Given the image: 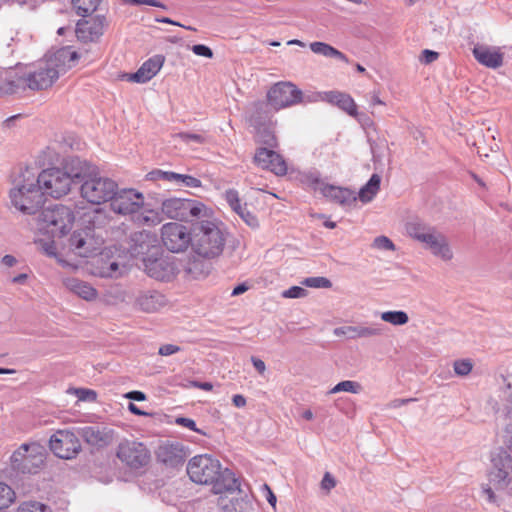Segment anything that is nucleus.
<instances>
[{
	"label": "nucleus",
	"mask_w": 512,
	"mask_h": 512,
	"mask_svg": "<svg viewBox=\"0 0 512 512\" xmlns=\"http://www.w3.org/2000/svg\"><path fill=\"white\" fill-rule=\"evenodd\" d=\"M380 182V176L373 174L369 181L360 189L359 199L364 203L371 201L380 189Z\"/></svg>",
	"instance_id": "obj_33"
},
{
	"label": "nucleus",
	"mask_w": 512,
	"mask_h": 512,
	"mask_svg": "<svg viewBox=\"0 0 512 512\" xmlns=\"http://www.w3.org/2000/svg\"><path fill=\"white\" fill-rule=\"evenodd\" d=\"M119 265L116 261H108V267H102L99 272L101 277H116L118 275Z\"/></svg>",
	"instance_id": "obj_50"
},
{
	"label": "nucleus",
	"mask_w": 512,
	"mask_h": 512,
	"mask_svg": "<svg viewBox=\"0 0 512 512\" xmlns=\"http://www.w3.org/2000/svg\"><path fill=\"white\" fill-rule=\"evenodd\" d=\"M382 321L390 323L394 326H403L408 323L409 317L405 311H385L380 314Z\"/></svg>",
	"instance_id": "obj_35"
},
{
	"label": "nucleus",
	"mask_w": 512,
	"mask_h": 512,
	"mask_svg": "<svg viewBox=\"0 0 512 512\" xmlns=\"http://www.w3.org/2000/svg\"><path fill=\"white\" fill-rule=\"evenodd\" d=\"M17 512H51V509L38 501H26L19 505Z\"/></svg>",
	"instance_id": "obj_42"
},
{
	"label": "nucleus",
	"mask_w": 512,
	"mask_h": 512,
	"mask_svg": "<svg viewBox=\"0 0 512 512\" xmlns=\"http://www.w3.org/2000/svg\"><path fill=\"white\" fill-rule=\"evenodd\" d=\"M16 498L14 490L6 483L0 482V510L8 508Z\"/></svg>",
	"instance_id": "obj_40"
},
{
	"label": "nucleus",
	"mask_w": 512,
	"mask_h": 512,
	"mask_svg": "<svg viewBox=\"0 0 512 512\" xmlns=\"http://www.w3.org/2000/svg\"><path fill=\"white\" fill-rule=\"evenodd\" d=\"M128 4L134 5V6L149 5V6L166 9V6L162 2L157 1V0H129Z\"/></svg>",
	"instance_id": "obj_56"
},
{
	"label": "nucleus",
	"mask_w": 512,
	"mask_h": 512,
	"mask_svg": "<svg viewBox=\"0 0 512 512\" xmlns=\"http://www.w3.org/2000/svg\"><path fill=\"white\" fill-rule=\"evenodd\" d=\"M322 100L327 101L333 105L338 106L340 109L348 113L350 116L357 114V106L352 97L346 93L338 91L325 92L322 96Z\"/></svg>",
	"instance_id": "obj_28"
},
{
	"label": "nucleus",
	"mask_w": 512,
	"mask_h": 512,
	"mask_svg": "<svg viewBox=\"0 0 512 512\" xmlns=\"http://www.w3.org/2000/svg\"><path fill=\"white\" fill-rule=\"evenodd\" d=\"M9 196L12 205L24 214L36 213L45 201L36 173L28 167L15 178Z\"/></svg>",
	"instance_id": "obj_4"
},
{
	"label": "nucleus",
	"mask_w": 512,
	"mask_h": 512,
	"mask_svg": "<svg viewBox=\"0 0 512 512\" xmlns=\"http://www.w3.org/2000/svg\"><path fill=\"white\" fill-rule=\"evenodd\" d=\"M504 386L501 389L502 401L507 407H512V373L503 378Z\"/></svg>",
	"instance_id": "obj_44"
},
{
	"label": "nucleus",
	"mask_w": 512,
	"mask_h": 512,
	"mask_svg": "<svg viewBox=\"0 0 512 512\" xmlns=\"http://www.w3.org/2000/svg\"><path fill=\"white\" fill-rule=\"evenodd\" d=\"M226 244V233L220 222L212 217L199 219L194 224V252L203 258L213 259L220 256Z\"/></svg>",
	"instance_id": "obj_5"
},
{
	"label": "nucleus",
	"mask_w": 512,
	"mask_h": 512,
	"mask_svg": "<svg viewBox=\"0 0 512 512\" xmlns=\"http://www.w3.org/2000/svg\"><path fill=\"white\" fill-rule=\"evenodd\" d=\"M88 50L75 51L70 46L59 48L53 53L45 55L29 71L20 74L17 69V91L29 88L31 90H45L50 88L69 69L74 67L79 59L90 61Z\"/></svg>",
	"instance_id": "obj_1"
},
{
	"label": "nucleus",
	"mask_w": 512,
	"mask_h": 512,
	"mask_svg": "<svg viewBox=\"0 0 512 512\" xmlns=\"http://www.w3.org/2000/svg\"><path fill=\"white\" fill-rule=\"evenodd\" d=\"M302 284L313 288H330L332 285L326 277H308L302 281Z\"/></svg>",
	"instance_id": "obj_47"
},
{
	"label": "nucleus",
	"mask_w": 512,
	"mask_h": 512,
	"mask_svg": "<svg viewBox=\"0 0 512 512\" xmlns=\"http://www.w3.org/2000/svg\"><path fill=\"white\" fill-rule=\"evenodd\" d=\"M361 391V385L358 382L345 380L336 384L328 394H336L339 392H349L353 394H357Z\"/></svg>",
	"instance_id": "obj_41"
},
{
	"label": "nucleus",
	"mask_w": 512,
	"mask_h": 512,
	"mask_svg": "<svg viewBox=\"0 0 512 512\" xmlns=\"http://www.w3.org/2000/svg\"><path fill=\"white\" fill-rule=\"evenodd\" d=\"M181 348L174 344H164L160 346L158 353L162 356H170L179 352Z\"/></svg>",
	"instance_id": "obj_57"
},
{
	"label": "nucleus",
	"mask_w": 512,
	"mask_h": 512,
	"mask_svg": "<svg viewBox=\"0 0 512 512\" xmlns=\"http://www.w3.org/2000/svg\"><path fill=\"white\" fill-rule=\"evenodd\" d=\"M185 272L193 278H200L208 273V267L200 260H190L185 268Z\"/></svg>",
	"instance_id": "obj_39"
},
{
	"label": "nucleus",
	"mask_w": 512,
	"mask_h": 512,
	"mask_svg": "<svg viewBox=\"0 0 512 512\" xmlns=\"http://www.w3.org/2000/svg\"><path fill=\"white\" fill-rule=\"evenodd\" d=\"M177 137H179L182 141L185 143H189L191 141L202 144L205 142V138L201 134L196 133H187V132H181L177 134Z\"/></svg>",
	"instance_id": "obj_52"
},
{
	"label": "nucleus",
	"mask_w": 512,
	"mask_h": 512,
	"mask_svg": "<svg viewBox=\"0 0 512 512\" xmlns=\"http://www.w3.org/2000/svg\"><path fill=\"white\" fill-rule=\"evenodd\" d=\"M474 58L483 66L497 69L503 65V53L499 47L477 44L472 50Z\"/></svg>",
	"instance_id": "obj_23"
},
{
	"label": "nucleus",
	"mask_w": 512,
	"mask_h": 512,
	"mask_svg": "<svg viewBox=\"0 0 512 512\" xmlns=\"http://www.w3.org/2000/svg\"><path fill=\"white\" fill-rule=\"evenodd\" d=\"M454 372L458 376H467L473 368L469 359L456 360L453 364Z\"/></svg>",
	"instance_id": "obj_46"
},
{
	"label": "nucleus",
	"mask_w": 512,
	"mask_h": 512,
	"mask_svg": "<svg viewBox=\"0 0 512 512\" xmlns=\"http://www.w3.org/2000/svg\"><path fill=\"white\" fill-rule=\"evenodd\" d=\"M175 422L178 425L184 426L186 428H189L192 431L198 432L200 434H203L201 430L196 428V423L193 419L186 418V417H178L176 418Z\"/></svg>",
	"instance_id": "obj_55"
},
{
	"label": "nucleus",
	"mask_w": 512,
	"mask_h": 512,
	"mask_svg": "<svg viewBox=\"0 0 512 512\" xmlns=\"http://www.w3.org/2000/svg\"><path fill=\"white\" fill-rule=\"evenodd\" d=\"M190 479L197 484L212 485L214 494L232 493L239 489V482L228 468L222 469L220 462L210 455L194 456L187 465Z\"/></svg>",
	"instance_id": "obj_2"
},
{
	"label": "nucleus",
	"mask_w": 512,
	"mask_h": 512,
	"mask_svg": "<svg viewBox=\"0 0 512 512\" xmlns=\"http://www.w3.org/2000/svg\"><path fill=\"white\" fill-rule=\"evenodd\" d=\"M99 3L100 0H72V4L76 10V13L83 17L94 12L97 9Z\"/></svg>",
	"instance_id": "obj_36"
},
{
	"label": "nucleus",
	"mask_w": 512,
	"mask_h": 512,
	"mask_svg": "<svg viewBox=\"0 0 512 512\" xmlns=\"http://www.w3.org/2000/svg\"><path fill=\"white\" fill-rule=\"evenodd\" d=\"M254 162L261 169L271 171L275 175L283 176L287 173V164L283 157L267 147L256 150Z\"/></svg>",
	"instance_id": "obj_18"
},
{
	"label": "nucleus",
	"mask_w": 512,
	"mask_h": 512,
	"mask_svg": "<svg viewBox=\"0 0 512 512\" xmlns=\"http://www.w3.org/2000/svg\"><path fill=\"white\" fill-rule=\"evenodd\" d=\"M126 398L135 400V401H144L146 399V396L141 391H130L125 395Z\"/></svg>",
	"instance_id": "obj_62"
},
{
	"label": "nucleus",
	"mask_w": 512,
	"mask_h": 512,
	"mask_svg": "<svg viewBox=\"0 0 512 512\" xmlns=\"http://www.w3.org/2000/svg\"><path fill=\"white\" fill-rule=\"evenodd\" d=\"M310 49L315 54L323 55L328 58H336L343 62H348V59L345 54H343L341 51L337 50L336 48L332 47L327 43L312 42L310 44Z\"/></svg>",
	"instance_id": "obj_32"
},
{
	"label": "nucleus",
	"mask_w": 512,
	"mask_h": 512,
	"mask_svg": "<svg viewBox=\"0 0 512 512\" xmlns=\"http://www.w3.org/2000/svg\"><path fill=\"white\" fill-rule=\"evenodd\" d=\"M161 213L169 219L197 222L208 217L211 209L203 203L183 198H168L161 203Z\"/></svg>",
	"instance_id": "obj_7"
},
{
	"label": "nucleus",
	"mask_w": 512,
	"mask_h": 512,
	"mask_svg": "<svg viewBox=\"0 0 512 512\" xmlns=\"http://www.w3.org/2000/svg\"><path fill=\"white\" fill-rule=\"evenodd\" d=\"M49 446L55 456L61 459H72L81 450L78 437L70 430H58L51 435Z\"/></svg>",
	"instance_id": "obj_15"
},
{
	"label": "nucleus",
	"mask_w": 512,
	"mask_h": 512,
	"mask_svg": "<svg viewBox=\"0 0 512 512\" xmlns=\"http://www.w3.org/2000/svg\"><path fill=\"white\" fill-rule=\"evenodd\" d=\"M163 245L171 252H182L188 248L192 238L187 227L180 223H166L161 228Z\"/></svg>",
	"instance_id": "obj_16"
},
{
	"label": "nucleus",
	"mask_w": 512,
	"mask_h": 512,
	"mask_svg": "<svg viewBox=\"0 0 512 512\" xmlns=\"http://www.w3.org/2000/svg\"><path fill=\"white\" fill-rule=\"evenodd\" d=\"M39 181L41 190L44 196H50L55 199H59L66 196L72 188V184L75 179L81 177V173H68L64 169L58 167H52L44 169L39 174H36Z\"/></svg>",
	"instance_id": "obj_8"
},
{
	"label": "nucleus",
	"mask_w": 512,
	"mask_h": 512,
	"mask_svg": "<svg viewBox=\"0 0 512 512\" xmlns=\"http://www.w3.org/2000/svg\"><path fill=\"white\" fill-rule=\"evenodd\" d=\"M168 300L157 290L140 291L135 297V306L145 313H155L166 307Z\"/></svg>",
	"instance_id": "obj_20"
},
{
	"label": "nucleus",
	"mask_w": 512,
	"mask_h": 512,
	"mask_svg": "<svg viewBox=\"0 0 512 512\" xmlns=\"http://www.w3.org/2000/svg\"><path fill=\"white\" fill-rule=\"evenodd\" d=\"M178 184H182L183 186L190 188L201 187V181L198 178L184 174H181V178L179 179Z\"/></svg>",
	"instance_id": "obj_53"
},
{
	"label": "nucleus",
	"mask_w": 512,
	"mask_h": 512,
	"mask_svg": "<svg viewBox=\"0 0 512 512\" xmlns=\"http://www.w3.org/2000/svg\"><path fill=\"white\" fill-rule=\"evenodd\" d=\"M64 286L86 301H92L97 297V291L89 283L78 278L69 277L63 280Z\"/></svg>",
	"instance_id": "obj_29"
},
{
	"label": "nucleus",
	"mask_w": 512,
	"mask_h": 512,
	"mask_svg": "<svg viewBox=\"0 0 512 512\" xmlns=\"http://www.w3.org/2000/svg\"><path fill=\"white\" fill-rule=\"evenodd\" d=\"M251 362L254 366V368L260 373V374H263L265 371H266V365L264 363V361H262L261 359L259 358H256V357H252L251 358Z\"/></svg>",
	"instance_id": "obj_61"
},
{
	"label": "nucleus",
	"mask_w": 512,
	"mask_h": 512,
	"mask_svg": "<svg viewBox=\"0 0 512 512\" xmlns=\"http://www.w3.org/2000/svg\"><path fill=\"white\" fill-rule=\"evenodd\" d=\"M405 230L410 238L421 243L434 256L443 261L452 260L453 251L448 239L435 226L415 218L405 224Z\"/></svg>",
	"instance_id": "obj_6"
},
{
	"label": "nucleus",
	"mask_w": 512,
	"mask_h": 512,
	"mask_svg": "<svg viewBox=\"0 0 512 512\" xmlns=\"http://www.w3.org/2000/svg\"><path fill=\"white\" fill-rule=\"evenodd\" d=\"M300 182L303 185L313 189L314 191H320L321 187L325 186V183L321 179V175L317 170H309L300 174Z\"/></svg>",
	"instance_id": "obj_34"
},
{
	"label": "nucleus",
	"mask_w": 512,
	"mask_h": 512,
	"mask_svg": "<svg viewBox=\"0 0 512 512\" xmlns=\"http://www.w3.org/2000/svg\"><path fill=\"white\" fill-rule=\"evenodd\" d=\"M111 210L119 215L134 216L144 206V195L135 189H115V195L110 199Z\"/></svg>",
	"instance_id": "obj_13"
},
{
	"label": "nucleus",
	"mask_w": 512,
	"mask_h": 512,
	"mask_svg": "<svg viewBox=\"0 0 512 512\" xmlns=\"http://www.w3.org/2000/svg\"><path fill=\"white\" fill-rule=\"evenodd\" d=\"M321 194L341 205H350L356 201V196L353 191L330 184L321 187Z\"/></svg>",
	"instance_id": "obj_30"
},
{
	"label": "nucleus",
	"mask_w": 512,
	"mask_h": 512,
	"mask_svg": "<svg viewBox=\"0 0 512 512\" xmlns=\"http://www.w3.org/2000/svg\"><path fill=\"white\" fill-rule=\"evenodd\" d=\"M163 218L159 212L154 210H145L143 213L136 216L135 221L139 225L156 226L162 222Z\"/></svg>",
	"instance_id": "obj_37"
},
{
	"label": "nucleus",
	"mask_w": 512,
	"mask_h": 512,
	"mask_svg": "<svg viewBox=\"0 0 512 512\" xmlns=\"http://www.w3.org/2000/svg\"><path fill=\"white\" fill-rule=\"evenodd\" d=\"M263 489L266 491V498H267V501L273 506L275 507L276 505V496L274 495V493L272 492V490L270 489V487L267 485V484H264L263 485Z\"/></svg>",
	"instance_id": "obj_64"
},
{
	"label": "nucleus",
	"mask_w": 512,
	"mask_h": 512,
	"mask_svg": "<svg viewBox=\"0 0 512 512\" xmlns=\"http://www.w3.org/2000/svg\"><path fill=\"white\" fill-rule=\"evenodd\" d=\"M80 435L86 443L97 448L106 447L114 440V430L101 426L83 427Z\"/></svg>",
	"instance_id": "obj_22"
},
{
	"label": "nucleus",
	"mask_w": 512,
	"mask_h": 512,
	"mask_svg": "<svg viewBox=\"0 0 512 512\" xmlns=\"http://www.w3.org/2000/svg\"><path fill=\"white\" fill-rule=\"evenodd\" d=\"M155 242V235L149 231L142 230L134 232L130 236L129 251L133 256L142 255L148 252L151 247H155Z\"/></svg>",
	"instance_id": "obj_27"
},
{
	"label": "nucleus",
	"mask_w": 512,
	"mask_h": 512,
	"mask_svg": "<svg viewBox=\"0 0 512 512\" xmlns=\"http://www.w3.org/2000/svg\"><path fill=\"white\" fill-rule=\"evenodd\" d=\"M106 26L104 16H96L89 20H80L76 25L77 39L83 43L96 42L103 35Z\"/></svg>",
	"instance_id": "obj_19"
},
{
	"label": "nucleus",
	"mask_w": 512,
	"mask_h": 512,
	"mask_svg": "<svg viewBox=\"0 0 512 512\" xmlns=\"http://www.w3.org/2000/svg\"><path fill=\"white\" fill-rule=\"evenodd\" d=\"M384 329L381 325H355L343 326L334 330L336 336H346L348 339L354 340L359 338H371L383 335Z\"/></svg>",
	"instance_id": "obj_24"
},
{
	"label": "nucleus",
	"mask_w": 512,
	"mask_h": 512,
	"mask_svg": "<svg viewBox=\"0 0 512 512\" xmlns=\"http://www.w3.org/2000/svg\"><path fill=\"white\" fill-rule=\"evenodd\" d=\"M17 68L0 67V96L17 92Z\"/></svg>",
	"instance_id": "obj_31"
},
{
	"label": "nucleus",
	"mask_w": 512,
	"mask_h": 512,
	"mask_svg": "<svg viewBox=\"0 0 512 512\" xmlns=\"http://www.w3.org/2000/svg\"><path fill=\"white\" fill-rule=\"evenodd\" d=\"M117 458L131 469L137 470L146 466L150 461L147 447L134 440H124L117 448Z\"/></svg>",
	"instance_id": "obj_14"
},
{
	"label": "nucleus",
	"mask_w": 512,
	"mask_h": 512,
	"mask_svg": "<svg viewBox=\"0 0 512 512\" xmlns=\"http://www.w3.org/2000/svg\"><path fill=\"white\" fill-rule=\"evenodd\" d=\"M267 100L275 110H280L304 102V96L294 83L281 81L268 90Z\"/></svg>",
	"instance_id": "obj_12"
},
{
	"label": "nucleus",
	"mask_w": 512,
	"mask_h": 512,
	"mask_svg": "<svg viewBox=\"0 0 512 512\" xmlns=\"http://www.w3.org/2000/svg\"><path fill=\"white\" fill-rule=\"evenodd\" d=\"M69 241L71 248L81 257H88L99 244V241L92 235L90 228L75 231Z\"/></svg>",
	"instance_id": "obj_21"
},
{
	"label": "nucleus",
	"mask_w": 512,
	"mask_h": 512,
	"mask_svg": "<svg viewBox=\"0 0 512 512\" xmlns=\"http://www.w3.org/2000/svg\"><path fill=\"white\" fill-rule=\"evenodd\" d=\"M438 57H439V54L437 52L429 50V49H425L422 51L420 60L424 64H430V63L434 62L435 60H437Z\"/></svg>",
	"instance_id": "obj_59"
},
{
	"label": "nucleus",
	"mask_w": 512,
	"mask_h": 512,
	"mask_svg": "<svg viewBox=\"0 0 512 512\" xmlns=\"http://www.w3.org/2000/svg\"><path fill=\"white\" fill-rule=\"evenodd\" d=\"M163 181H167V182H175V183H179V179L181 178V174H178V173H175V172H170V171H163Z\"/></svg>",
	"instance_id": "obj_60"
},
{
	"label": "nucleus",
	"mask_w": 512,
	"mask_h": 512,
	"mask_svg": "<svg viewBox=\"0 0 512 512\" xmlns=\"http://www.w3.org/2000/svg\"><path fill=\"white\" fill-rule=\"evenodd\" d=\"M45 450L38 443H24L11 456L12 468L23 474H36L44 465Z\"/></svg>",
	"instance_id": "obj_11"
},
{
	"label": "nucleus",
	"mask_w": 512,
	"mask_h": 512,
	"mask_svg": "<svg viewBox=\"0 0 512 512\" xmlns=\"http://www.w3.org/2000/svg\"><path fill=\"white\" fill-rule=\"evenodd\" d=\"M192 51L194 54H196L198 56H203V57H207V58L213 57L212 50L208 46L203 45V44H197V45L192 46Z\"/></svg>",
	"instance_id": "obj_54"
},
{
	"label": "nucleus",
	"mask_w": 512,
	"mask_h": 512,
	"mask_svg": "<svg viewBox=\"0 0 512 512\" xmlns=\"http://www.w3.org/2000/svg\"><path fill=\"white\" fill-rule=\"evenodd\" d=\"M74 219L73 211L69 207L57 204L42 211L41 229L52 238H61L69 232Z\"/></svg>",
	"instance_id": "obj_10"
},
{
	"label": "nucleus",
	"mask_w": 512,
	"mask_h": 512,
	"mask_svg": "<svg viewBox=\"0 0 512 512\" xmlns=\"http://www.w3.org/2000/svg\"><path fill=\"white\" fill-rule=\"evenodd\" d=\"M69 392L74 394L80 401L94 402L97 399V393L92 389L73 388Z\"/></svg>",
	"instance_id": "obj_45"
},
{
	"label": "nucleus",
	"mask_w": 512,
	"mask_h": 512,
	"mask_svg": "<svg viewBox=\"0 0 512 512\" xmlns=\"http://www.w3.org/2000/svg\"><path fill=\"white\" fill-rule=\"evenodd\" d=\"M144 270L151 278L160 281L171 280L176 273V265L169 256L151 255L143 260Z\"/></svg>",
	"instance_id": "obj_17"
},
{
	"label": "nucleus",
	"mask_w": 512,
	"mask_h": 512,
	"mask_svg": "<svg viewBox=\"0 0 512 512\" xmlns=\"http://www.w3.org/2000/svg\"><path fill=\"white\" fill-rule=\"evenodd\" d=\"M512 455L500 450L491 457V467L487 472V482L480 485V496L489 504L501 506L508 486L512 484Z\"/></svg>",
	"instance_id": "obj_3"
},
{
	"label": "nucleus",
	"mask_w": 512,
	"mask_h": 512,
	"mask_svg": "<svg viewBox=\"0 0 512 512\" xmlns=\"http://www.w3.org/2000/svg\"><path fill=\"white\" fill-rule=\"evenodd\" d=\"M258 141L265 144L269 148H274L277 146V138L275 136V132L272 127H263L262 129L259 127L257 132Z\"/></svg>",
	"instance_id": "obj_38"
},
{
	"label": "nucleus",
	"mask_w": 512,
	"mask_h": 512,
	"mask_svg": "<svg viewBox=\"0 0 512 512\" xmlns=\"http://www.w3.org/2000/svg\"><path fill=\"white\" fill-rule=\"evenodd\" d=\"M225 200L231 207V209L236 213L244 207V204L241 203V199L239 197V193L235 189H228L224 194Z\"/></svg>",
	"instance_id": "obj_43"
},
{
	"label": "nucleus",
	"mask_w": 512,
	"mask_h": 512,
	"mask_svg": "<svg viewBox=\"0 0 512 512\" xmlns=\"http://www.w3.org/2000/svg\"><path fill=\"white\" fill-rule=\"evenodd\" d=\"M157 458L167 466H180L185 461L183 446L179 443H164L158 448Z\"/></svg>",
	"instance_id": "obj_26"
},
{
	"label": "nucleus",
	"mask_w": 512,
	"mask_h": 512,
	"mask_svg": "<svg viewBox=\"0 0 512 512\" xmlns=\"http://www.w3.org/2000/svg\"><path fill=\"white\" fill-rule=\"evenodd\" d=\"M335 486H336V480L334 479V477L329 472H326L324 474V477H323L322 481H321V488L326 490V491H330Z\"/></svg>",
	"instance_id": "obj_58"
},
{
	"label": "nucleus",
	"mask_w": 512,
	"mask_h": 512,
	"mask_svg": "<svg viewBox=\"0 0 512 512\" xmlns=\"http://www.w3.org/2000/svg\"><path fill=\"white\" fill-rule=\"evenodd\" d=\"M372 247L379 250L395 251L394 243L386 236H378L374 239Z\"/></svg>",
	"instance_id": "obj_48"
},
{
	"label": "nucleus",
	"mask_w": 512,
	"mask_h": 512,
	"mask_svg": "<svg viewBox=\"0 0 512 512\" xmlns=\"http://www.w3.org/2000/svg\"><path fill=\"white\" fill-rule=\"evenodd\" d=\"M307 291L299 286H292L289 289L283 291L282 296L284 298H302L305 297Z\"/></svg>",
	"instance_id": "obj_51"
},
{
	"label": "nucleus",
	"mask_w": 512,
	"mask_h": 512,
	"mask_svg": "<svg viewBox=\"0 0 512 512\" xmlns=\"http://www.w3.org/2000/svg\"><path fill=\"white\" fill-rule=\"evenodd\" d=\"M1 263L6 267H13L18 261L13 255L7 254L2 257Z\"/></svg>",
	"instance_id": "obj_63"
},
{
	"label": "nucleus",
	"mask_w": 512,
	"mask_h": 512,
	"mask_svg": "<svg viewBox=\"0 0 512 512\" xmlns=\"http://www.w3.org/2000/svg\"><path fill=\"white\" fill-rule=\"evenodd\" d=\"M82 182L80 193L87 202L95 205L110 201L115 195L117 183L107 177L98 174L82 175L79 178Z\"/></svg>",
	"instance_id": "obj_9"
},
{
	"label": "nucleus",
	"mask_w": 512,
	"mask_h": 512,
	"mask_svg": "<svg viewBox=\"0 0 512 512\" xmlns=\"http://www.w3.org/2000/svg\"><path fill=\"white\" fill-rule=\"evenodd\" d=\"M244 221L246 224H248L249 226L251 227H256L258 226V220L257 218L255 217L254 214H252L248 209H247V204L244 203V207H242L241 210L237 211L236 212Z\"/></svg>",
	"instance_id": "obj_49"
},
{
	"label": "nucleus",
	"mask_w": 512,
	"mask_h": 512,
	"mask_svg": "<svg viewBox=\"0 0 512 512\" xmlns=\"http://www.w3.org/2000/svg\"><path fill=\"white\" fill-rule=\"evenodd\" d=\"M163 63V56L156 55L145 61L135 73L127 74V79L131 82L146 83L160 71Z\"/></svg>",
	"instance_id": "obj_25"
}]
</instances>
